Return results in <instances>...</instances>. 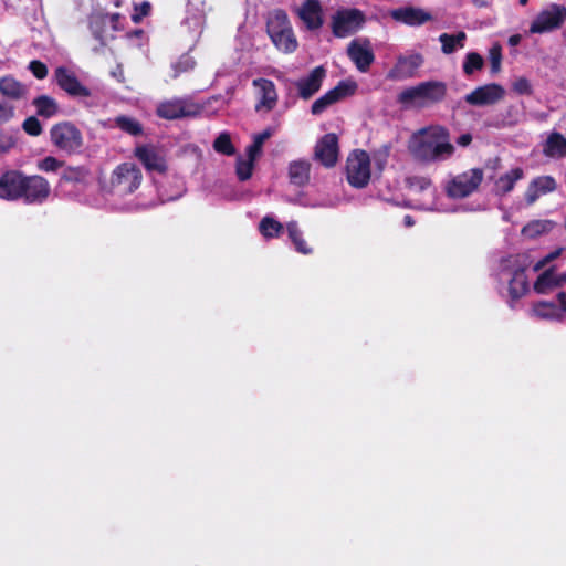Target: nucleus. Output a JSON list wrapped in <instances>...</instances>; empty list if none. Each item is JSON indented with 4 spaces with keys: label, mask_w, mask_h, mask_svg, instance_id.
<instances>
[{
    "label": "nucleus",
    "mask_w": 566,
    "mask_h": 566,
    "mask_svg": "<svg viewBox=\"0 0 566 566\" xmlns=\"http://www.w3.org/2000/svg\"><path fill=\"white\" fill-rule=\"evenodd\" d=\"M408 148L411 156L423 164L446 160L454 153L449 132L442 126L420 129L412 135Z\"/></svg>",
    "instance_id": "nucleus-1"
},
{
    "label": "nucleus",
    "mask_w": 566,
    "mask_h": 566,
    "mask_svg": "<svg viewBox=\"0 0 566 566\" xmlns=\"http://www.w3.org/2000/svg\"><path fill=\"white\" fill-rule=\"evenodd\" d=\"M447 84L441 81H426L405 88L397 96V102L406 108H426L446 98Z\"/></svg>",
    "instance_id": "nucleus-2"
},
{
    "label": "nucleus",
    "mask_w": 566,
    "mask_h": 566,
    "mask_svg": "<svg viewBox=\"0 0 566 566\" xmlns=\"http://www.w3.org/2000/svg\"><path fill=\"white\" fill-rule=\"evenodd\" d=\"M266 34L273 45L282 53H294L298 48V41L287 13L283 9H274L266 15Z\"/></svg>",
    "instance_id": "nucleus-3"
},
{
    "label": "nucleus",
    "mask_w": 566,
    "mask_h": 566,
    "mask_svg": "<svg viewBox=\"0 0 566 566\" xmlns=\"http://www.w3.org/2000/svg\"><path fill=\"white\" fill-rule=\"evenodd\" d=\"M50 139L59 150L74 155L81 153L84 140L82 132L71 122L54 124L50 129Z\"/></svg>",
    "instance_id": "nucleus-4"
},
{
    "label": "nucleus",
    "mask_w": 566,
    "mask_h": 566,
    "mask_svg": "<svg viewBox=\"0 0 566 566\" xmlns=\"http://www.w3.org/2000/svg\"><path fill=\"white\" fill-rule=\"evenodd\" d=\"M143 180L140 169L134 163H122L112 172L109 186L112 192L126 196L136 191Z\"/></svg>",
    "instance_id": "nucleus-5"
},
{
    "label": "nucleus",
    "mask_w": 566,
    "mask_h": 566,
    "mask_svg": "<svg viewBox=\"0 0 566 566\" xmlns=\"http://www.w3.org/2000/svg\"><path fill=\"white\" fill-rule=\"evenodd\" d=\"M370 158L366 150L355 149L346 160V179L356 188H365L370 180Z\"/></svg>",
    "instance_id": "nucleus-6"
},
{
    "label": "nucleus",
    "mask_w": 566,
    "mask_h": 566,
    "mask_svg": "<svg viewBox=\"0 0 566 566\" xmlns=\"http://www.w3.org/2000/svg\"><path fill=\"white\" fill-rule=\"evenodd\" d=\"M483 170L472 168L454 176L446 186L448 197L452 199H463L478 190L483 181Z\"/></svg>",
    "instance_id": "nucleus-7"
},
{
    "label": "nucleus",
    "mask_w": 566,
    "mask_h": 566,
    "mask_svg": "<svg viewBox=\"0 0 566 566\" xmlns=\"http://www.w3.org/2000/svg\"><path fill=\"white\" fill-rule=\"evenodd\" d=\"M365 14L359 9H340L332 17V32L336 38H346L363 28Z\"/></svg>",
    "instance_id": "nucleus-8"
},
{
    "label": "nucleus",
    "mask_w": 566,
    "mask_h": 566,
    "mask_svg": "<svg viewBox=\"0 0 566 566\" xmlns=\"http://www.w3.org/2000/svg\"><path fill=\"white\" fill-rule=\"evenodd\" d=\"M511 279L509 281V295L510 306L513 307V303L523 297L530 290L526 270L530 265L528 258L526 255H516L512 260Z\"/></svg>",
    "instance_id": "nucleus-9"
},
{
    "label": "nucleus",
    "mask_w": 566,
    "mask_h": 566,
    "mask_svg": "<svg viewBox=\"0 0 566 566\" xmlns=\"http://www.w3.org/2000/svg\"><path fill=\"white\" fill-rule=\"evenodd\" d=\"M21 198L27 205H42L51 195L50 182L40 175H24Z\"/></svg>",
    "instance_id": "nucleus-10"
},
{
    "label": "nucleus",
    "mask_w": 566,
    "mask_h": 566,
    "mask_svg": "<svg viewBox=\"0 0 566 566\" xmlns=\"http://www.w3.org/2000/svg\"><path fill=\"white\" fill-rule=\"evenodd\" d=\"M203 107L190 99L176 98L163 102L157 107V115L165 119H178L182 117H196L201 114Z\"/></svg>",
    "instance_id": "nucleus-11"
},
{
    "label": "nucleus",
    "mask_w": 566,
    "mask_h": 566,
    "mask_svg": "<svg viewBox=\"0 0 566 566\" xmlns=\"http://www.w3.org/2000/svg\"><path fill=\"white\" fill-rule=\"evenodd\" d=\"M566 19V8L562 4H552L547 10L541 11L530 27L532 33H545L562 27Z\"/></svg>",
    "instance_id": "nucleus-12"
},
{
    "label": "nucleus",
    "mask_w": 566,
    "mask_h": 566,
    "mask_svg": "<svg viewBox=\"0 0 566 566\" xmlns=\"http://www.w3.org/2000/svg\"><path fill=\"white\" fill-rule=\"evenodd\" d=\"M54 80L57 86L72 98H86L92 95L91 90L83 85L75 73L65 66L55 69Z\"/></svg>",
    "instance_id": "nucleus-13"
},
{
    "label": "nucleus",
    "mask_w": 566,
    "mask_h": 566,
    "mask_svg": "<svg viewBox=\"0 0 566 566\" xmlns=\"http://www.w3.org/2000/svg\"><path fill=\"white\" fill-rule=\"evenodd\" d=\"M357 88L356 83L340 81L338 84L327 91L324 95L317 98L311 106V113L313 115H321L325 112L331 105L339 102L340 99L350 96L355 93Z\"/></svg>",
    "instance_id": "nucleus-14"
},
{
    "label": "nucleus",
    "mask_w": 566,
    "mask_h": 566,
    "mask_svg": "<svg viewBox=\"0 0 566 566\" xmlns=\"http://www.w3.org/2000/svg\"><path fill=\"white\" fill-rule=\"evenodd\" d=\"M505 90L501 84L490 83L474 88L464 96V101L472 106H490L502 101Z\"/></svg>",
    "instance_id": "nucleus-15"
},
{
    "label": "nucleus",
    "mask_w": 566,
    "mask_h": 566,
    "mask_svg": "<svg viewBox=\"0 0 566 566\" xmlns=\"http://www.w3.org/2000/svg\"><path fill=\"white\" fill-rule=\"evenodd\" d=\"M314 158L327 168L336 165L338 159V137L336 134H325L316 143Z\"/></svg>",
    "instance_id": "nucleus-16"
},
{
    "label": "nucleus",
    "mask_w": 566,
    "mask_h": 566,
    "mask_svg": "<svg viewBox=\"0 0 566 566\" xmlns=\"http://www.w3.org/2000/svg\"><path fill=\"white\" fill-rule=\"evenodd\" d=\"M24 174L20 170H7L0 176V198L18 201L21 198Z\"/></svg>",
    "instance_id": "nucleus-17"
},
{
    "label": "nucleus",
    "mask_w": 566,
    "mask_h": 566,
    "mask_svg": "<svg viewBox=\"0 0 566 566\" xmlns=\"http://www.w3.org/2000/svg\"><path fill=\"white\" fill-rule=\"evenodd\" d=\"M295 12L310 31L318 30L324 24L323 7L319 0H304Z\"/></svg>",
    "instance_id": "nucleus-18"
},
{
    "label": "nucleus",
    "mask_w": 566,
    "mask_h": 566,
    "mask_svg": "<svg viewBox=\"0 0 566 566\" xmlns=\"http://www.w3.org/2000/svg\"><path fill=\"white\" fill-rule=\"evenodd\" d=\"M325 77L326 69L323 65L314 67L307 76L295 83L298 96L304 101L313 97L321 90Z\"/></svg>",
    "instance_id": "nucleus-19"
},
{
    "label": "nucleus",
    "mask_w": 566,
    "mask_h": 566,
    "mask_svg": "<svg viewBox=\"0 0 566 566\" xmlns=\"http://www.w3.org/2000/svg\"><path fill=\"white\" fill-rule=\"evenodd\" d=\"M134 155L147 171L165 174L168 169L165 158L158 154L153 145L137 146Z\"/></svg>",
    "instance_id": "nucleus-20"
},
{
    "label": "nucleus",
    "mask_w": 566,
    "mask_h": 566,
    "mask_svg": "<svg viewBox=\"0 0 566 566\" xmlns=\"http://www.w3.org/2000/svg\"><path fill=\"white\" fill-rule=\"evenodd\" d=\"M566 284V272L556 273L555 266L544 270L536 281L533 289L537 294H548L554 289L562 287Z\"/></svg>",
    "instance_id": "nucleus-21"
},
{
    "label": "nucleus",
    "mask_w": 566,
    "mask_h": 566,
    "mask_svg": "<svg viewBox=\"0 0 566 566\" xmlns=\"http://www.w3.org/2000/svg\"><path fill=\"white\" fill-rule=\"evenodd\" d=\"M390 17L397 21L407 25L416 27L422 25L426 22L432 20V15L421 8L415 7H402L395 9L390 12Z\"/></svg>",
    "instance_id": "nucleus-22"
},
{
    "label": "nucleus",
    "mask_w": 566,
    "mask_h": 566,
    "mask_svg": "<svg viewBox=\"0 0 566 566\" xmlns=\"http://www.w3.org/2000/svg\"><path fill=\"white\" fill-rule=\"evenodd\" d=\"M557 184L552 176H539L531 180L525 191V201L528 206L534 205L537 199L546 193L555 191Z\"/></svg>",
    "instance_id": "nucleus-23"
},
{
    "label": "nucleus",
    "mask_w": 566,
    "mask_h": 566,
    "mask_svg": "<svg viewBox=\"0 0 566 566\" xmlns=\"http://www.w3.org/2000/svg\"><path fill=\"white\" fill-rule=\"evenodd\" d=\"M422 63L423 57L420 54L400 56L396 65L388 73V77L391 80H405L412 77Z\"/></svg>",
    "instance_id": "nucleus-24"
},
{
    "label": "nucleus",
    "mask_w": 566,
    "mask_h": 566,
    "mask_svg": "<svg viewBox=\"0 0 566 566\" xmlns=\"http://www.w3.org/2000/svg\"><path fill=\"white\" fill-rule=\"evenodd\" d=\"M253 86L258 87L260 91V99L255 105V109L260 111L265 108L268 112L272 111L277 103V93L273 81L268 78H256L253 80Z\"/></svg>",
    "instance_id": "nucleus-25"
},
{
    "label": "nucleus",
    "mask_w": 566,
    "mask_h": 566,
    "mask_svg": "<svg viewBox=\"0 0 566 566\" xmlns=\"http://www.w3.org/2000/svg\"><path fill=\"white\" fill-rule=\"evenodd\" d=\"M347 55L360 72H367L375 61L374 52L357 40H353L347 46Z\"/></svg>",
    "instance_id": "nucleus-26"
},
{
    "label": "nucleus",
    "mask_w": 566,
    "mask_h": 566,
    "mask_svg": "<svg viewBox=\"0 0 566 566\" xmlns=\"http://www.w3.org/2000/svg\"><path fill=\"white\" fill-rule=\"evenodd\" d=\"M28 93L27 86L15 80L13 76L7 75L0 77V94L11 101H20Z\"/></svg>",
    "instance_id": "nucleus-27"
},
{
    "label": "nucleus",
    "mask_w": 566,
    "mask_h": 566,
    "mask_svg": "<svg viewBox=\"0 0 566 566\" xmlns=\"http://www.w3.org/2000/svg\"><path fill=\"white\" fill-rule=\"evenodd\" d=\"M524 178V170L521 167H515L504 175L500 176L494 184V192L497 196H505L511 192L515 184Z\"/></svg>",
    "instance_id": "nucleus-28"
},
{
    "label": "nucleus",
    "mask_w": 566,
    "mask_h": 566,
    "mask_svg": "<svg viewBox=\"0 0 566 566\" xmlns=\"http://www.w3.org/2000/svg\"><path fill=\"white\" fill-rule=\"evenodd\" d=\"M543 153L549 158H565L566 137H564V135L558 132L551 133L543 146Z\"/></svg>",
    "instance_id": "nucleus-29"
},
{
    "label": "nucleus",
    "mask_w": 566,
    "mask_h": 566,
    "mask_svg": "<svg viewBox=\"0 0 566 566\" xmlns=\"http://www.w3.org/2000/svg\"><path fill=\"white\" fill-rule=\"evenodd\" d=\"M311 163L305 159L294 160L289 165L290 182L303 187L310 181Z\"/></svg>",
    "instance_id": "nucleus-30"
},
{
    "label": "nucleus",
    "mask_w": 566,
    "mask_h": 566,
    "mask_svg": "<svg viewBox=\"0 0 566 566\" xmlns=\"http://www.w3.org/2000/svg\"><path fill=\"white\" fill-rule=\"evenodd\" d=\"M32 105L36 109V115L51 118L59 113L57 102L49 95H40L32 101Z\"/></svg>",
    "instance_id": "nucleus-31"
},
{
    "label": "nucleus",
    "mask_w": 566,
    "mask_h": 566,
    "mask_svg": "<svg viewBox=\"0 0 566 566\" xmlns=\"http://www.w3.org/2000/svg\"><path fill=\"white\" fill-rule=\"evenodd\" d=\"M467 34L463 31H459L457 34L442 33L439 36L441 43V50L444 54H452L457 49L464 46Z\"/></svg>",
    "instance_id": "nucleus-32"
},
{
    "label": "nucleus",
    "mask_w": 566,
    "mask_h": 566,
    "mask_svg": "<svg viewBox=\"0 0 566 566\" xmlns=\"http://www.w3.org/2000/svg\"><path fill=\"white\" fill-rule=\"evenodd\" d=\"M91 177V171L85 166H69L63 170L61 181L70 184H86Z\"/></svg>",
    "instance_id": "nucleus-33"
},
{
    "label": "nucleus",
    "mask_w": 566,
    "mask_h": 566,
    "mask_svg": "<svg viewBox=\"0 0 566 566\" xmlns=\"http://www.w3.org/2000/svg\"><path fill=\"white\" fill-rule=\"evenodd\" d=\"M532 312L534 316L542 319H560L562 313L559 311V307L553 303L547 301H539L536 302L533 307Z\"/></svg>",
    "instance_id": "nucleus-34"
},
{
    "label": "nucleus",
    "mask_w": 566,
    "mask_h": 566,
    "mask_svg": "<svg viewBox=\"0 0 566 566\" xmlns=\"http://www.w3.org/2000/svg\"><path fill=\"white\" fill-rule=\"evenodd\" d=\"M287 233L289 238L293 242L295 250L298 253L302 254H311L313 252V249L308 245V243L305 241L303 237V232L298 228L297 223L295 221L287 223Z\"/></svg>",
    "instance_id": "nucleus-35"
},
{
    "label": "nucleus",
    "mask_w": 566,
    "mask_h": 566,
    "mask_svg": "<svg viewBox=\"0 0 566 566\" xmlns=\"http://www.w3.org/2000/svg\"><path fill=\"white\" fill-rule=\"evenodd\" d=\"M115 126L119 128L122 132L130 135V136H140L144 134V127L139 120L134 117L119 115L114 119Z\"/></svg>",
    "instance_id": "nucleus-36"
},
{
    "label": "nucleus",
    "mask_w": 566,
    "mask_h": 566,
    "mask_svg": "<svg viewBox=\"0 0 566 566\" xmlns=\"http://www.w3.org/2000/svg\"><path fill=\"white\" fill-rule=\"evenodd\" d=\"M108 14L104 13H93L88 18V28L93 34V36L99 41L102 45H105V27L107 23Z\"/></svg>",
    "instance_id": "nucleus-37"
},
{
    "label": "nucleus",
    "mask_w": 566,
    "mask_h": 566,
    "mask_svg": "<svg viewBox=\"0 0 566 566\" xmlns=\"http://www.w3.org/2000/svg\"><path fill=\"white\" fill-rule=\"evenodd\" d=\"M259 230L265 238H276L282 233L283 226L277 220L266 216L260 221Z\"/></svg>",
    "instance_id": "nucleus-38"
},
{
    "label": "nucleus",
    "mask_w": 566,
    "mask_h": 566,
    "mask_svg": "<svg viewBox=\"0 0 566 566\" xmlns=\"http://www.w3.org/2000/svg\"><path fill=\"white\" fill-rule=\"evenodd\" d=\"M213 149L224 156L235 154V147L232 144L231 136L228 132H222L213 142Z\"/></svg>",
    "instance_id": "nucleus-39"
},
{
    "label": "nucleus",
    "mask_w": 566,
    "mask_h": 566,
    "mask_svg": "<svg viewBox=\"0 0 566 566\" xmlns=\"http://www.w3.org/2000/svg\"><path fill=\"white\" fill-rule=\"evenodd\" d=\"M483 65V57L476 52H470L465 55L463 62V72L465 75H472L475 71H480Z\"/></svg>",
    "instance_id": "nucleus-40"
},
{
    "label": "nucleus",
    "mask_w": 566,
    "mask_h": 566,
    "mask_svg": "<svg viewBox=\"0 0 566 566\" xmlns=\"http://www.w3.org/2000/svg\"><path fill=\"white\" fill-rule=\"evenodd\" d=\"M254 160L250 157L247 160L241 157L238 158L235 174L240 181H247L252 177Z\"/></svg>",
    "instance_id": "nucleus-41"
},
{
    "label": "nucleus",
    "mask_w": 566,
    "mask_h": 566,
    "mask_svg": "<svg viewBox=\"0 0 566 566\" xmlns=\"http://www.w3.org/2000/svg\"><path fill=\"white\" fill-rule=\"evenodd\" d=\"M272 135L270 129H265L254 137L253 143L247 148L248 157L255 159L262 151V146Z\"/></svg>",
    "instance_id": "nucleus-42"
},
{
    "label": "nucleus",
    "mask_w": 566,
    "mask_h": 566,
    "mask_svg": "<svg viewBox=\"0 0 566 566\" xmlns=\"http://www.w3.org/2000/svg\"><path fill=\"white\" fill-rule=\"evenodd\" d=\"M489 60L491 73L496 74L501 70L502 63V46L499 43H494L489 50Z\"/></svg>",
    "instance_id": "nucleus-43"
},
{
    "label": "nucleus",
    "mask_w": 566,
    "mask_h": 566,
    "mask_svg": "<svg viewBox=\"0 0 566 566\" xmlns=\"http://www.w3.org/2000/svg\"><path fill=\"white\" fill-rule=\"evenodd\" d=\"M548 230V223L545 221H531L523 227L522 233L526 237L534 238Z\"/></svg>",
    "instance_id": "nucleus-44"
},
{
    "label": "nucleus",
    "mask_w": 566,
    "mask_h": 566,
    "mask_svg": "<svg viewBox=\"0 0 566 566\" xmlns=\"http://www.w3.org/2000/svg\"><path fill=\"white\" fill-rule=\"evenodd\" d=\"M23 130L33 137L40 136L43 132L41 122L35 116L27 117L22 123Z\"/></svg>",
    "instance_id": "nucleus-45"
},
{
    "label": "nucleus",
    "mask_w": 566,
    "mask_h": 566,
    "mask_svg": "<svg viewBox=\"0 0 566 566\" xmlns=\"http://www.w3.org/2000/svg\"><path fill=\"white\" fill-rule=\"evenodd\" d=\"M151 12V4L149 1H143L142 3L134 4V12L132 14V21L136 24L140 23L145 17H148Z\"/></svg>",
    "instance_id": "nucleus-46"
},
{
    "label": "nucleus",
    "mask_w": 566,
    "mask_h": 566,
    "mask_svg": "<svg viewBox=\"0 0 566 566\" xmlns=\"http://www.w3.org/2000/svg\"><path fill=\"white\" fill-rule=\"evenodd\" d=\"M63 166L64 163L53 156H46L38 164L39 169L45 172L56 171L59 168Z\"/></svg>",
    "instance_id": "nucleus-47"
},
{
    "label": "nucleus",
    "mask_w": 566,
    "mask_h": 566,
    "mask_svg": "<svg viewBox=\"0 0 566 566\" xmlns=\"http://www.w3.org/2000/svg\"><path fill=\"white\" fill-rule=\"evenodd\" d=\"M15 115V107L9 101H0V125L10 122Z\"/></svg>",
    "instance_id": "nucleus-48"
},
{
    "label": "nucleus",
    "mask_w": 566,
    "mask_h": 566,
    "mask_svg": "<svg viewBox=\"0 0 566 566\" xmlns=\"http://www.w3.org/2000/svg\"><path fill=\"white\" fill-rule=\"evenodd\" d=\"M17 144L15 137L0 129V155L8 154Z\"/></svg>",
    "instance_id": "nucleus-49"
},
{
    "label": "nucleus",
    "mask_w": 566,
    "mask_h": 566,
    "mask_svg": "<svg viewBox=\"0 0 566 566\" xmlns=\"http://www.w3.org/2000/svg\"><path fill=\"white\" fill-rule=\"evenodd\" d=\"M513 91L518 95H532L533 88L530 81L526 77H518L513 83Z\"/></svg>",
    "instance_id": "nucleus-50"
},
{
    "label": "nucleus",
    "mask_w": 566,
    "mask_h": 566,
    "mask_svg": "<svg viewBox=\"0 0 566 566\" xmlns=\"http://www.w3.org/2000/svg\"><path fill=\"white\" fill-rule=\"evenodd\" d=\"M29 70L38 80L45 78L49 72L46 65L39 60L31 61L29 64Z\"/></svg>",
    "instance_id": "nucleus-51"
},
{
    "label": "nucleus",
    "mask_w": 566,
    "mask_h": 566,
    "mask_svg": "<svg viewBox=\"0 0 566 566\" xmlns=\"http://www.w3.org/2000/svg\"><path fill=\"white\" fill-rule=\"evenodd\" d=\"M195 65V62L188 57V56H184L181 57L175 65H174V74H172V77L174 78H177L180 73L182 72H187L189 70H191Z\"/></svg>",
    "instance_id": "nucleus-52"
},
{
    "label": "nucleus",
    "mask_w": 566,
    "mask_h": 566,
    "mask_svg": "<svg viewBox=\"0 0 566 566\" xmlns=\"http://www.w3.org/2000/svg\"><path fill=\"white\" fill-rule=\"evenodd\" d=\"M563 251H564V248H557L554 251L549 252L543 259H541L538 262H536V264L534 265L533 270L535 272L542 270L548 263H551L552 261L556 260L562 254Z\"/></svg>",
    "instance_id": "nucleus-53"
},
{
    "label": "nucleus",
    "mask_w": 566,
    "mask_h": 566,
    "mask_svg": "<svg viewBox=\"0 0 566 566\" xmlns=\"http://www.w3.org/2000/svg\"><path fill=\"white\" fill-rule=\"evenodd\" d=\"M410 188H416L420 191L428 189L431 186V180L427 177L413 176L407 179Z\"/></svg>",
    "instance_id": "nucleus-54"
},
{
    "label": "nucleus",
    "mask_w": 566,
    "mask_h": 566,
    "mask_svg": "<svg viewBox=\"0 0 566 566\" xmlns=\"http://www.w3.org/2000/svg\"><path fill=\"white\" fill-rule=\"evenodd\" d=\"M471 143H472V135L470 133L462 134L457 139V144L461 147H467Z\"/></svg>",
    "instance_id": "nucleus-55"
},
{
    "label": "nucleus",
    "mask_w": 566,
    "mask_h": 566,
    "mask_svg": "<svg viewBox=\"0 0 566 566\" xmlns=\"http://www.w3.org/2000/svg\"><path fill=\"white\" fill-rule=\"evenodd\" d=\"M556 297L559 303V311L566 312V292H558Z\"/></svg>",
    "instance_id": "nucleus-56"
},
{
    "label": "nucleus",
    "mask_w": 566,
    "mask_h": 566,
    "mask_svg": "<svg viewBox=\"0 0 566 566\" xmlns=\"http://www.w3.org/2000/svg\"><path fill=\"white\" fill-rule=\"evenodd\" d=\"M107 19H109V21L112 22L113 29L117 30V23H118V21L120 19V14L118 12L112 13V14H108Z\"/></svg>",
    "instance_id": "nucleus-57"
},
{
    "label": "nucleus",
    "mask_w": 566,
    "mask_h": 566,
    "mask_svg": "<svg viewBox=\"0 0 566 566\" xmlns=\"http://www.w3.org/2000/svg\"><path fill=\"white\" fill-rule=\"evenodd\" d=\"M521 42V35L520 34H514V35H511L509 38V44L511 46H515L517 45L518 43Z\"/></svg>",
    "instance_id": "nucleus-58"
},
{
    "label": "nucleus",
    "mask_w": 566,
    "mask_h": 566,
    "mask_svg": "<svg viewBox=\"0 0 566 566\" xmlns=\"http://www.w3.org/2000/svg\"><path fill=\"white\" fill-rule=\"evenodd\" d=\"M472 3L476 8H486L490 6V1H488V0H472Z\"/></svg>",
    "instance_id": "nucleus-59"
},
{
    "label": "nucleus",
    "mask_w": 566,
    "mask_h": 566,
    "mask_svg": "<svg viewBox=\"0 0 566 566\" xmlns=\"http://www.w3.org/2000/svg\"><path fill=\"white\" fill-rule=\"evenodd\" d=\"M403 222L407 227H411L415 224L413 218L409 214L405 216Z\"/></svg>",
    "instance_id": "nucleus-60"
},
{
    "label": "nucleus",
    "mask_w": 566,
    "mask_h": 566,
    "mask_svg": "<svg viewBox=\"0 0 566 566\" xmlns=\"http://www.w3.org/2000/svg\"><path fill=\"white\" fill-rule=\"evenodd\" d=\"M528 2V0H520L521 6H525Z\"/></svg>",
    "instance_id": "nucleus-61"
},
{
    "label": "nucleus",
    "mask_w": 566,
    "mask_h": 566,
    "mask_svg": "<svg viewBox=\"0 0 566 566\" xmlns=\"http://www.w3.org/2000/svg\"><path fill=\"white\" fill-rule=\"evenodd\" d=\"M142 33H143V30H136V31H135V35H139V34H142Z\"/></svg>",
    "instance_id": "nucleus-62"
}]
</instances>
